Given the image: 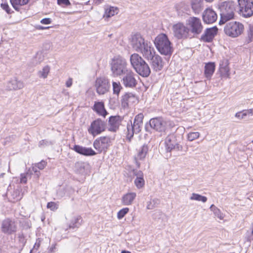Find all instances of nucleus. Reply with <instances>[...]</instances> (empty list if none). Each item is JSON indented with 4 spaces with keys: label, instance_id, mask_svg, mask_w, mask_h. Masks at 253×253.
Segmentation results:
<instances>
[{
    "label": "nucleus",
    "instance_id": "nucleus-1",
    "mask_svg": "<svg viewBox=\"0 0 253 253\" xmlns=\"http://www.w3.org/2000/svg\"><path fill=\"white\" fill-rule=\"evenodd\" d=\"M236 6V3L232 1H224L219 4L220 15L219 25L224 24L234 18Z\"/></svg>",
    "mask_w": 253,
    "mask_h": 253
},
{
    "label": "nucleus",
    "instance_id": "nucleus-2",
    "mask_svg": "<svg viewBox=\"0 0 253 253\" xmlns=\"http://www.w3.org/2000/svg\"><path fill=\"white\" fill-rule=\"evenodd\" d=\"M110 69L114 77H120L125 74L130 68L126 60L120 55L115 56L110 61Z\"/></svg>",
    "mask_w": 253,
    "mask_h": 253
},
{
    "label": "nucleus",
    "instance_id": "nucleus-3",
    "mask_svg": "<svg viewBox=\"0 0 253 253\" xmlns=\"http://www.w3.org/2000/svg\"><path fill=\"white\" fill-rule=\"evenodd\" d=\"M155 45L158 51L162 55L170 56L173 48L168 36L165 34L158 35L154 40Z\"/></svg>",
    "mask_w": 253,
    "mask_h": 253
},
{
    "label": "nucleus",
    "instance_id": "nucleus-4",
    "mask_svg": "<svg viewBox=\"0 0 253 253\" xmlns=\"http://www.w3.org/2000/svg\"><path fill=\"white\" fill-rule=\"evenodd\" d=\"M144 116L142 113H139L135 116L133 122L129 121L127 124L126 139L130 141L134 134L139 133L143 125Z\"/></svg>",
    "mask_w": 253,
    "mask_h": 253
},
{
    "label": "nucleus",
    "instance_id": "nucleus-5",
    "mask_svg": "<svg viewBox=\"0 0 253 253\" xmlns=\"http://www.w3.org/2000/svg\"><path fill=\"white\" fill-rule=\"evenodd\" d=\"M244 30L243 24L237 21L227 23L224 28L225 34L232 38L238 37L243 32Z\"/></svg>",
    "mask_w": 253,
    "mask_h": 253
},
{
    "label": "nucleus",
    "instance_id": "nucleus-6",
    "mask_svg": "<svg viewBox=\"0 0 253 253\" xmlns=\"http://www.w3.org/2000/svg\"><path fill=\"white\" fill-rule=\"evenodd\" d=\"M238 12L243 17L249 18L253 15V0H238Z\"/></svg>",
    "mask_w": 253,
    "mask_h": 253
},
{
    "label": "nucleus",
    "instance_id": "nucleus-7",
    "mask_svg": "<svg viewBox=\"0 0 253 253\" xmlns=\"http://www.w3.org/2000/svg\"><path fill=\"white\" fill-rule=\"evenodd\" d=\"M121 82L126 88H133L137 84V75L130 68L122 75Z\"/></svg>",
    "mask_w": 253,
    "mask_h": 253
},
{
    "label": "nucleus",
    "instance_id": "nucleus-8",
    "mask_svg": "<svg viewBox=\"0 0 253 253\" xmlns=\"http://www.w3.org/2000/svg\"><path fill=\"white\" fill-rule=\"evenodd\" d=\"M107 127L106 123L100 119L93 121L88 128V132L92 136H95L104 131Z\"/></svg>",
    "mask_w": 253,
    "mask_h": 253
},
{
    "label": "nucleus",
    "instance_id": "nucleus-9",
    "mask_svg": "<svg viewBox=\"0 0 253 253\" xmlns=\"http://www.w3.org/2000/svg\"><path fill=\"white\" fill-rule=\"evenodd\" d=\"M94 87L98 94H104L109 91L110 87L109 79L105 77L97 78L95 82Z\"/></svg>",
    "mask_w": 253,
    "mask_h": 253
},
{
    "label": "nucleus",
    "instance_id": "nucleus-10",
    "mask_svg": "<svg viewBox=\"0 0 253 253\" xmlns=\"http://www.w3.org/2000/svg\"><path fill=\"white\" fill-rule=\"evenodd\" d=\"M189 32L194 35L200 34L203 30V26L200 19L195 17H190L188 20Z\"/></svg>",
    "mask_w": 253,
    "mask_h": 253
},
{
    "label": "nucleus",
    "instance_id": "nucleus-11",
    "mask_svg": "<svg viewBox=\"0 0 253 253\" xmlns=\"http://www.w3.org/2000/svg\"><path fill=\"white\" fill-rule=\"evenodd\" d=\"M172 30L174 37L178 39L187 38L189 32V28L181 22L173 25Z\"/></svg>",
    "mask_w": 253,
    "mask_h": 253
},
{
    "label": "nucleus",
    "instance_id": "nucleus-12",
    "mask_svg": "<svg viewBox=\"0 0 253 253\" xmlns=\"http://www.w3.org/2000/svg\"><path fill=\"white\" fill-rule=\"evenodd\" d=\"M110 143L111 140L109 137H100L94 140L93 147L99 153L102 152H106Z\"/></svg>",
    "mask_w": 253,
    "mask_h": 253
},
{
    "label": "nucleus",
    "instance_id": "nucleus-13",
    "mask_svg": "<svg viewBox=\"0 0 253 253\" xmlns=\"http://www.w3.org/2000/svg\"><path fill=\"white\" fill-rule=\"evenodd\" d=\"M148 42L145 41L140 34H136L131 37L130 45L135 51L139 52L145 45V43H148Z\"/></svg>",
    "mask_w": 253,
    "mask_h": 253
},
{
    "label": "nucleus",
    "instance_id": "nucleus-14",
    "mask_svg": "<svg viewBox=\"0 0 253 253\" xmlns=\"http://www.w3.org/2000/svg\"><path fill=\"white\" fill-rule=\"evenodd\" d=\"M151 127L159 132H164L167 129V122L162 118H152L149 121Z\"/></svg>",
    "mask_w": 253,
    "mask_h": 253
},
{
    "label": "nucleus",
    "instance_id": "nucleus-15",
    "mask_svg": "<svg viewBox=\"0 0 253 253\" xmlns=\"http://www.w3.org/2000/svg\"><path fill=\"white\" fill-rule=\"evenodd\" d=\"M165 150L167 153H170L172 150H180L182 146L176 141L173 135H168L165 141Z\"/></svg>",
    "mask_w": 253,
    "mask_h": 253
},
{
    "label": "nucleus",
    "instance_id": "nucleus-16",
    "mask_svg": "<svg viewBox=\"0 0 253 253\" xmlns=\"http://www.w3.org/2000/svg\"><path fill=\"white\" fill-rule=\"evenodd\" d=\"M1 231L6 234H11L16 231V226L14 221L10 218L4 219L1 224Z\"/></svg>",
    "mask_w": 253,
    "mask_h": 253
},
{
    "label": "nucleus",
    "instance_id": "nucleus-17",
    "mask_svg": "<svg viewBox=\"0 0 253 253\" xmlns=\"http://www.w3.org/2000/svg\"><path fill=\"white\" fill-rule=\"evenodd\" d=\"M139 52H140L143 57L148 61L157 54L154 48L150 42H149L148 43H145V45Z\"/></svg>",
    "mask_w": 253,
    "mask_h": 253
},
{
    "label": "nucleus",
    "instance_id": "nucleus-18",
    "mask_svg": "<svg viewBox=\"0 0 253 253\" xmlns=\"http://www.w3.org/2000/svg\"><path fill=\"white\" fill-rule=\"evenodd\" d=\"M122 121V118L119 116H112L110 117L108 124V130L111 132H116Z\"/></svg>",
    "mask_w": 253,
    "mask_h": 253
},
{
    "label": "nucleus",
    "instance_id": "nucleus-19",
    "mask_svg": "<svg viewBox=\"0 0 253 253\" xmlns=\"http://www.w3.org/2000/svg\"><path fill=\"white\" fill-rule=\"evenodd\" d=\"M150 63L154 71L159 72L161 71L164 66V62L162 58L158 54H156L150 59Z\"/></svg>",
    "mask_w": 253,
    "mask_h": 253
},
{
    "label": "nucleus",
    "instance_id": "nucleus-20",
    "mask_svg": "<svg viewBox=\"0 0 253 253\" xmlns=\"http://www.w3.org/2000/svg\"><path fill=\"white\" fill-rule=\"evenodd\" d=\"M203 21L207 24H211L215 22L217 19V14L213 9L207 8L203 13Z\"/></svg>",
    "mask_w": 253,
    "mask_h": 253
},
{
    "label": "nucleus",
    "instance_id": "nucleus-21",
    "mask_svg": "<svg viewBox=\"0 0 253 253\" xmlns=\"http://www.w3.org/2000/svg\"><path fill=\"white\" fill-rule=\"evenodd\" d=\"M137 101V97L131 92L126 93L122 96V105L124 107H128L129 105Z\"/></svg>",
    "mask_w": 253,
    "mask_h": 253
},
{
    "label": "nucleus",
    "instance_id": "nucleus-22",
    "mask_svg": "<svg viewBox=\"0 0 253 253\" xmlns=\"http://www.w3.org/2000/svg\"><path fill=\"white\" fill-rule=\"evenodd\" d=\"M217 31L218 29L216 26L206 29L204 34L201 36V39L205 42H211L216 35Z\"/></svg>",
    "mask_w": 253,
    "mask_h": 253
},
{
    "label": "nucleus",
    "instance_id": "nucleus-23",
    "mask_svg": "<svg viewBox=\"0 0 253 253\" xmlns=\"http://www.w3.org/2000/svg\"><path fill=\"white\" fill-rule=\"evenodd\" d=\"M134 70L139 75L143 78L148 77L151 74V69L146 61H144L143 63L138 66Z\"/></svg>",
    "mask_w": 253,
    "mask_h": 253
},
{
    "label": "nucleus",
    "instance_id": "nucleus-24",
    "mask_svg": "<svg viewBox=\"0 0 253 253\" xmlns=\"http://www.w3.org/2000/svg\"><path fill=\"white\" fill-rule=\"evenodd\" d=\"M73 149L77 153L85 156H94L96 154L91 148H86L78 145H75Z\"/></svg>",
    "mask_w": 253,
    "mask_h": 253
},
{
    "label": "nucleus",
    "instance_id": "nucleus-25",
    "mask_svg": "<svg viewBox=\"0 0 253 253\" xmlns=\"http://www.w3.org/2000/svg\"><path fill=\"white\" fill-rule=\"evenodd\" d=\"M24 84L21 81L17 80L16 78H13L9 80L6 84V87L8 90H16L22 88Z\"/></svg>",
    "mask_w": 253,
    "mask_h": 253
},
{
    "label": "nucleus",
    "instance_id": "nucleus-26",
    "mask_svg": "<svg viewBox=\"0 0 253 253\" xmlns=\"http://www.w3.org/2000/svg\"><path fill=\"white\" fill-rule=\"evenodd\" d=\"M148 151V147L146 144L143 145L138 149L137 154L135 156V163L138 167L140 166V163L138 162V161L142 160L145 158Z\"/></svg>",
    "mask_w": 253,
    "mask_h": 253
},
{
    "label": "nucleus",
    "instance_id": "nucleus-27",
    "mask_svg": "<svg viewBox=\"0 0 253 253\" xmlns=\"http://www.w3.org/2000/svg\"><path fill=\"white\" fill-rule=\"evenodd\" d=\"M129 61L131 66L134 70L143 63L144 61H145L140 55L136 53L130 55Z\"/></svg>",
    "mask_w": 253,
    "mask_h": 253
},
{
    "label": "nucleus",
    "instance_id": "nucleus-28",
    "mask_svg": "<svg viewBox=\"0 0 253 253\" xmlns=\"http://www.w3.org/2000/svg\"><path fill=\"white\" fill-rule=\"evenodd\" d=\"M136 194L134 192H129L124 195L122 198V203L124 205L128 206L132 204Z\"/></svg>",
    "mask_w": 253,
    "mask_h": 253
},
{
    "label": "nucleus",
    "instance_id": "nucleus-29",
    "mask_svg": "<svg viewBox=\"0 0 253 253\" xmlns=\"http://www.w3.org/2000/svg\"><path fill=\"white\" fill-rule=\"evenodd\" d=\"M93 110L98 115L104 118L108 114L107 112L105 109L104 103L102 102H95L93 106Z\"/></svg>",
    "mask_w": 253,
    "mask_h": 253
},
{
    "label": "nucleus",
    "instance_id": "nucleus-30",
    "mask_svg": "<svg viewBox=\"0 0 253 253\" xmlns=\"http://www.w3.org/2000/svg\"><path fill=\"white\" fill-rule=\"evenodd\" d=\"M219 71L222 77H228L229 76V68L227 60H224L220 63Z\"/></svg>",
    "mask_w": 253,
    "mask_h": 253
},
{
    "label": "nucleus",
    "instance_id": "nucleus-31",
    "mask_svg": "<svg viewBox=\"0 0 253 253\" xmlns=\"http://www.w3.org/2000/svg\"><path fill=\"white\" fill-rule=\"evenodd\" d=\"M215 65L214 62H209L206 64L204 73L207 79H211L215 71Z\"/></svg>",
    "mask_w": 253,
    "mask_h": 253
},
{
    "label": "nucleus",
    "instance_id": "nucleus-32",
    "mask_svg": "<svg viewBox=\"0 0 253 253\" xmlns=\"http://www.w3.org/2000/svg\"><path fill=\"white\" fill-rule=\"evenodd\" d=\"M82 218L81 216L78 215L74 217L69 224V229H75L79 228L82 224Z\"/></svg>",
    "mask_w": 253,
    "mask_h": 253
},
{
    "label": "nucleus",
    "instance_id": "nucleus-33",
    "mask_svg": "<svg viewBox=\"0 0 253 253\" xmlns=\"http://www.w3.org/2000/svg\"><path fill=\"white\" fill-rule=\"evenodd\" d=\"M30 0H10V2L16 10L18 11L21 6L27 4Z\"/></svg>",
    "mask_w": 253,
    "mask_h": 253
},
{
    "label": "nucleus",
    "instance_id": "nucleus-34",
    "mask_svg": "<svg viewBox=\"0 0 253 253\" xmlns=\"http://www.w3.org/2000/svg\"><path fill=\"white\" fill-rule=\"evenodd\" d=\"M192 8L195 14H198L203 9L202 0H195L191 3Z\"/></svg>",
    "mask_w": 253,
    "mask_h": 253
},
{
    "label": "nucleus",
    "instance_id": "nucleus-35",
    "mask_svg": "<svg viewBox=\"0 0 253 253\" xmlns=\"http://www.w3.org/2000/svg\"><path fill=\"white\" fill-rule=\"evenodd\" d=\"M253 114V109L245 110L236 113L235 116L239 120H242L246 118V116L249 114Z\"/></svg>",
    "mask_w": 253,
    "mask_h": 253
},
{
    "label": "nucleus",
    "instance_id": "nucleus-36",
    "mask_svg": "<svg viewBox=\"0 0 253 253\" xmlns=\"http://www.w3.org/2000/svg\"><path fill=\"white\" fill-rule=\"evenodd\" d=\"M118 9L115 7H110L107 9L104 15V18H108L117 14L118 12Z\"/></svg>",
    "mask_w": 253,
    "mask_h": 253
},
{
    "label": "nucleus",
    "instance_id": "nucleus-37",
    "mask_svg": "<svg viewBox=\"0 0 253 253\" xmlns=\"http://www.w3.org/2000/svg\"><path fill=\"white\" fill-rule=\"evenodd\" d=\"M22 196L20 195L19 190H14L12 192H11L9 198L10 201L13 203L20 200Z\"/></svg>",
    "mask_w": 253,
    "mask_h": 253
},
{
    "label": "nucleus",
    "instance_id": "nucleus-38",
    "mask_svg": "<svg viewBox=\"0 0 253 253\" xmlns=\"http://www.w3.org/2000/svg\"><path fill=\"white\" fill-rule=\"evenodd\" d=\"M210 209L213 212L214 215L217 218L221 220L224 218V215L221 212L220 210L214 205H211Z\"/></svg>",
    "mask_w": 253,
    "mask_h": 253
},
{
    "label": "nucleus",
    "instance_id": "nucleus-39",
    "mask_svg": "<svg viewBox=\"0 0 253 253\" xmlns=\"http://www.w3.org/2000/svg\"><path fill=\"white\" fill-rule=\"evenodd\" d=\"M113 94L119 96L121 90L123 89L119 82H113L112 83Z\"/></svg>",
    "mask_w": 253,
    "mask_h": 253
},
{
    "label": "nucleus",
    "instance_id": "nucleus-40",
    "mask_svg": "<svg viewBox=\"0 0 253 253\" xmlns=\"http://www.w3.org/2000/svg\"><path fill=\"white\" fill-rule=\"evenodd\" d=\"M191 200H196L198 201H202L203 203H205L207 201V198L205 196H202L198 194L193 193L190 198Z\"/></svg>",
    "mask_w": 253,
    "mask_h": 253
},
{
    "label": "nucleus",
    "instance_id": "nucleus-41",
    "mask_svg": "<svg viewBox=\"0 0 253 253\" xmlns=\"http://www.w3.org/2000/svg\"><path fill=\"white\" fill-rule=\"evenodd\" d=\"M50 68L49 66H46L44 67L42 70L40 71L38 73L39 76L40 78H42L45 79L47 77L49 72Z\"/></svg>",
    "mask_w": 253,
    "mask_h": 253
},
{
    "label": "nucleus",
    "instance_id": "nucleus-42",
    "mask_svg": "<svg viewBox=\"0 0 253 253\" xmlns=\"http://www.w3.org/2000/svg\"><path fill=\"white\" fill-rule=\"evenodd\" d=\"M84 169V164L83 163L78 162L75 164V170L78 173H83Z\"/></svg>",
    "mask_w": 253,
    "mask_h": 253
},
{
    "label": "nucleus",
    "instance_id": "nucleus-43",
    "mask_svg": "<svg viewBox=\"0 0 253 253\" xmlns=\"http://www.w3.org/2000/svg\"><path fill=\"white\" fill-rule=\"evenodd\" d=\"M129 209L128 208H125L120 210L117 213V217L119 219L123 218L125 215L128 213Z\"/></svg>",
    "mask_w": 253,
    "mask_h": 253
},
{
    "label": "nucleus",
    "instance_id": "nucleus-44",
    "mask_svg": "<svg viewBox=\"0 0 253 253\" xmlns=\"http://www.w3.org/2000/svg\"><path fill=\"white\" fill-rule=\"evenodd\" d=\"M159 200L158 199L151 200L147 202V209L152 210L155 208L156 205L158 204Z\"/></svg>",
    "mask_w": 253,
    "mask_h": 253
},
{
    "label": "nucleus",
    "instance_id": "nucleus-45",
    "mask_svg": "<svg viewBox=\"0 0 253 253\" xmlns=\"http://www.w3.org/2000/svg\"><path fill=\"white\" fill-rule=\"evenodd\" d=\"M134 184L137 188L143 187L145 184V181L143 178L139 177L136 178L134 180Z\"/></svg>",
    "mask_w": 253,
    "mask_h": 253
},
{
    "label": "nucleus",
    "instance_id": "nucleus-46",
    "mask_svg": "<svg viewBox=\"0 0 253 253\" xmlns=\"http://www.w3.org/2000/svg\"><path fill=\"white\" fill-rule=\"evenodd\" d=\"M200 133L198 132H191L188 134L187 139L190 141H192L195 139L199 138Z\"/></svg>",
    "mask_w": 253,
    "mask_h": 253
},
{
    "label": "nucleus",
    "instance_id": "nucleus-47",
    "mask_svg": "<svg viewBox=\"0 0 253 253\" xmlns=\"http://www.w3.org/2000/svg\"><path fill=\"white\" fill-rule=\"evenodd\" d=\"M248 42H250L253 40V26H249L247 31Z\"/></svg>",
    "mask_w": 253,
    "mask_h": 253
},
{
    "label": "nucleus",
    "instance_id": "nucleus-48",
    "mask_svg": "<svg viewBox=\"0 0 253 253\" xmlns=\"http://www.w3.org/2000/svg\"><path fill=\"white\" fill-rule=\"evenodd\" d=\"M53 142L51 141H48L46 139L42 140L39 142V146L40 147H44L45 146H49L50 145H52Z\"/></svg>",
    "mask_w": 253,
    "mask_h": 253
},
{
    "label": "nucleus",
    "instance_id": "nucleus-49",
    "mask_svg": "<svg viewBox=\"0 0 253 253\" xmlns=\"http://www.w3.org/2000/svg\"><path fill=\"white\" fill-rule=\"evenodd\" d=\"M47 208L54 211L58 209V205L53 202H48L47 204Z\"/></svg>",
    "mask_w": 253,
    "mask_h": 253
},
{
    "label": "nucleus",
    "instance_id": "nucleus-50",
    "mask_svg": "<svg viewBox=\"0 0 253 253\" xmlns=\"http://www.w3.org/2000/svg\"><path fill=\"white\" fill-rule=\"evenodd\" d=\"M57 3L63 6H68L71 5L69 0H57Z\"/></svg>",
    "mask_w": 253,
    "mask_h": 253
},
{
    "label": "nucleus",
    "instance_id": "nucleus-51",
    "mask_svg": "<svg viewBox=\"0 0 253 253\" xmlns=\"http://www.w3.org/2000/svg\"><path fill=\"white\" fill-rule=\"evenodd\" d=\"M1 7L7 13H11V9L7 3H3L1 4Z\"/></svg>",
    "mask_w": 253,
    "mask_h": 253
},
{
    "label": "nucleus",
    "instance_id": "nucleus-52",
    "mask_svg": "<svg viewBox=\"0 0 253 253\" xmlns=\"http://www.w3.org/2000/svg\"><path fill=\"white\" fill-rule=\"evenodd\" d=\"M47 163L44 161H42L41 162L36 164V167L40 169H43L46 166Z\"/></svg>",
    "mask_w": 253,
    "mask_h": 253
},
{
    "label": "nucleus",
    "instance_id": "nucleus-53",
    "mask_svg": "<svg viewBox=\"0 0 253 253\" xmlns=\"http://www.w3.org/2000/svg\"><path fill=\"white\" fill-rule=\"evenodd\" d=\"M29 175L28 173H22L21 174L20 182L21 183H26L27 181V176Z\"/></svg>",
    "mask_w": 253,
    "mask_h": 253
},
{
    "label": "nucleus",
    "instance_id": "nucleus-54",
    "mask_svg": "<svg viewBox=\"0 0 253 253\" xmlns=\"http://www.w3.org/2000/svg\"><path fill=\"white\" fill-rule=\"evenodd\" d=\"M35 59L36 60V64H39L42 60V57L41 53H37L35 56Z\"/></svg>",
    "mask_w": 253,
    "mask_h": 253
},
{
    "label": "nucleus",
    "instance_id": "nucleus-55",
    "mask_svg": "<svg viewBox=\"0 0 253 253\" xmlns=\"http://www.w3.org/2000/svg\"><path fill=\"white\" fill-rule=\"evenodd\" d=\"M51 19L49 18H43L41 21V23L42 24H49L51 23Z\"/></svg>",
    "mask_w": 253,
    "mask_h": 253
},
{
    "label": "nucleus",
    "instance_id": "nucleus-56",
    "mask_svg": "<svg viewBox=\"0 0 253 253\" xmlns=\"http://www.w3.org/2000/svg\"><path fill=\"white\" fill-rule=\"evenodd\" d=\"M134 174L136 176V178H139V177L143 178V173L140 170L134 172Z\"/></svg>",
    "mask_w": 253,
    "mask_h": 253
},
{
    "label": "nucleus",
    "instance_id": "nucleus-57",
    "mask_svg": "<svg viewBox=\"0 0 253 253\" xmlns=\"http://www.w3.org/2000/svg\"><path fill=\"white\" fill-rule=\"evenodd\" d=\"M252 231L251 232V235L249 236V237H248V239H247V241H250V242L253 241V223L252 225Z\"/></svg>",
    "mask_w": 253,
    "mask_h": 253
},
{
    "label": "nucleus",
    "instance_id": "nucleus-58",
    "mask_svg": "<svg viewBox=\"0 0 253 253\" xmlns=\"http://www.w3.org/2000/svg\"><path fill=\"white\" fill-rule=\"evenodd\" d=\"M72 84V79L69 78L66 82V85L67 87H70Z\"/></svg>",
    "mask_w": 253,
    "mask_h": 253
},
{
    "label": "nucleus",
    "instance_id": "nucleus-59",
    "mask_svg": "<svg viewBox=\"0 0 253 253\" xmlns=\"http://www.w3.org/2000/svg\"><path fill=\"white\" fill-rule=\"evenodd\" d=\"M56 249V244H53L49 249V251L50 253H53L55 252Z\"/></svg>",
    "mask_w": 253,
    "mask_h": 253
},
{
    "label": "nucleus",
    "instance_id": "nucleus-60",
    "mask_svg": "<svg viewBox=\"0 0 253 253\" xmlns=\"http://www.w3.org/2000/svg\"><path fill=\"white\" fill-rule=\"evenodd\" d=\"M40 247V243H36L35 244V245L33 248L32 250H33L34 251H35V252H37V251L38 250V248H39Z\"/></svg>",
    "mask_w": 253,
    "mask_h": 253
},
{
    "label": "nucleus",
    "instance_id": "nucleus-61",
    "mask_svg": "<svg viewBox=\"0 0 253 253\" xmlns=\"http://www.w3.org/2000/svg\"><path fill=\"white\" fill-rule=\"evenodd\" d=\"M37 168H37V167H33L32 169H33V170L35 172V173H37V172H38L39 173H40V172H39V171H38Z\"/></svg>",
    "mask_w": 253,
    "mask_h": 253
},
{
    "label": "nucleus",
    "instance_id": "nucleus-62",
    "mask_svg": "<svg viewBox=\"0 0 253 253\" xmlns=\"http://www.w3.org/2000/svg\"><path fill=\"white\" fill-rule=\"evenodd\" d=\"M49 27H44L40 26H39L38 29H40V30H43V29H47Z\"/></svg>",
    "mask_w": 253,
    "mask_h": 253
},
{
    "label": "nucleus",
    "instance_id": "nucleus-63",
    "mask_svg": "<svg viewBox=\"0 0 253 253\" xmlns=\"http://www.w3.org/2000/svg\"><path fill=\"white\" fill-rule=\"evenodd\" d=\"M121 253H131V252L128 251L123 250L122 251Z\"/></svg>",
    "mask_w": 253,
    "mask_h": 253
},
{
    "label": "nucleus",
    "instance_id": "nucleus-64",
    "mask_svg": "<svg viewBox=\"0 0 253 253\" xmlns=\"http://www.w3.org/2000/svg\"><path fill=\"white\" fill-rule=\"evenodd\" d=\"M96 1V3H98V4L101 3L103 0H95Z\"/></svg>",
    "mask_w": 253,
    "mask_h": 253
}]
</instances>
